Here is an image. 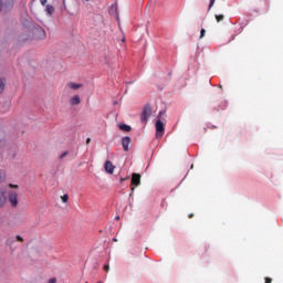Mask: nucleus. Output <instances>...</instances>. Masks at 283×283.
Returning a JSON list of instances; mask_svg holds the SVG:
<instances>
[{"label": "nucleus", "instance_id": "1", "mask_svg": "<svg viewBox=\"0 0 283 283\" xmlns=\"http://www.w3.org/2000/svg\"><path fill=\"white\" fill-rule=\"evenodd\" d=\"M149 118H151V105L147 104L143 108L140 122L143 125H147V120H149Z\"/></svg>", "mask_w": 283, "mask_h": 283}, {"label": "nucleus", "instance_id": "2", "mask_svg": "<svg viewBox=\"0 0 283 283\" xmlns=\"http://www.w3.org/2000/svg\"><path fill=\"white\" fill-rule=\"evenodd\" d=\"M156 127V138H160L161 136H165V124L163 120L158 119L155 124Z\"/></svg>", "mask_w": 283, "mask_h": 283}, {"label": "nucleus", "instance_id": "3", "mask_svg": "<svg viewBox=\"0 0 283 283\" xmlns=\"http://www.w3.org/2000/svg\"><path fill=\"white\" fill-rule=\"evenodd\" d=\"M9 202L11 207L17 208L19 206V193H17V191L9 192Z\"/></svg>", "mask_w": 283, "mask_h": 283}, {"label": "nucleus", "instance_id": "4", "mask_svg": "<svg viewBox=\"0 0 283 283\" xmlns=\"http://www.w3.org/2000/svg\"><path fill=\"white\" fill-rule=\"evenodd\" d=\"M140 178H142V176H140V174H136V172H134L133 175H132V191L134 192V190L136 189V187H139V185H140Z\"/></svg>", "mask_w": 283, "mask_h": 283}, {"label": "nucleus", "instance_id": "5", "mask_svg": "<svg viewBox=\"0 0 283 283\" xmlns=\"http://www.w3.org/2000/svg\"><path fill=\"white\" fill-rule=\"evenodd\" d=\"M132 144V138L130 137H123L122 138V147L124 151H129V145Z\"/></svg>", "mask_w": 283, "mask_h": 283}, {"label": "nucleus", "instance_id": "6", "mask_svg": "<svg viewBox=\"0 0 283 283\" xmlns=\"http://www.w3.org/2000/svg\"><path fill=\"white\" fill-rule=\"evenodd\" d=\"M105 171H107V174H114V169H116V166H114V164H112V161L107 160L105 163Z\"/></svg>", "mask_w": 283, "mask_h": 283}, {"label": "nucleus", "instance_id": "7", "mask_svg": "<svg viewBox=\"0 0 283 283\" xmlns=\"http://www.w3.org/2000/svg\"><path fill=\"white\" fill-rule=\"evenodd\" d=\"M7 198H6V189L1 188L0 189V207H3L7 202Z\"/></svg>", "mask_w": 283, "mask_h": 283}, {"label": "nucleus", "instance_id": "8", "mask_svg": "<svg viewBox=\"0 0 283 283\" xmlns=\"http://www.w3.org/2000/svg\"><path fill=\"white\" fill-rule=\"evenodd\" d=\"M70 104L71 105H81V97L78 95H75L73 96L71 99H70Z\"/></svg>", "mask_w": 283, "mask_h": 283}, {"label": "nucleus", "instance_id": "9", "mask_svg": "<svg viewBox=\"0 0 283 283\" xmlns=\"http://www.w3.org/2000/svg\"><path fill=\"white\" fill-rule=\"evenodd\" d=\"M67 86L70 87V90H81V87H83V84H76L74 82H70Z\"/></svg>", "mask_w": 283, "mask_h": 283}, {"label": "nucleus", "instance_id": "10", "mask_svg": "<svg viewBox=\"0 0 283 283\" xmlns=\"http://www.w3.org/2000/svg\"><path fill=\"white\" fill-rule=\"evenodd\" d=\"M118 127L122 129V132H132V126L127 124H119Z\"/></svg>", "mask_w": 283, "mask_h": 283}, {"label": "nucleus", "instance_id": "11", "mask_svg": "<svg viewBox=\"0 0 283 283\" xmlns=\"http://www.w3.org/2000/svg\"><path fill=\"white\" fill-rule=\"evenodd\" d=\"M45 12L49 13L50 17L54 14V8L51 4H46Z\"/></svg>", "mask_w": 283, "mask_h": 283}, {"label": "nucleus", "instance_id": "12", "mask_svg": "<svg viewBox=\"0 0 283 283\" xmlns=\"http://www.w3.org/2000/svg\"><path fill=\"white\" fill-rule=\"evenodd\" d=\"M3 90H6V80H0V94H3Z\"/></svg>", "mask_w": 283, "mask_h": 283}, {"label": "nucleus", "instance_id": "13", "mask_svg": "<svg viewBox=\"0 0 283 283\" xmlns=\"http://www.w3.org/2000/svg\"><path fill=\"white\" fill-rule=\"evenodd\" d=\"M6 182V172L3 170H0V184Z\"/></svg>", "mask_w": 283, "mask_h": 283}, {"label": "nucleus", "instance_id": "14", "mask_svg": "<svg viewBox=\"0 0 283 283\" xmlns=\"http://www.w3.org/2000/svg\"><path fill=\"white\" fill-rule=\"evenodd\" d=\"M216 20H217V23H220V21H224V15H222V14H217V15H216Z\"/></svg>", "mask_w": 283, "mask_h": 283}, {"label": "nucleus", "instance_id": "15", "mask_svg": "<svg viewBox=\"0 0 283 283\" xmlns=\"http://www.w3.org/2000/svg\"><path fill=\"white\" fill-rule=\"evenodd\" d=\"M61 198H62V202H64V203H66L70 200V196L69 195H64Z\"/></svg>", "mask_w": 283, "mask_h": 283}, {"label": "nucleus", "instance_id": "16", "mask_svg": "<svg viewBox=\"0 0 283 283\" xmlns=\"http://www.w3.org/2000/svg\"><path fill=\"white\" fill-rule=\"evenodd\" d=\"M205 34H207V31L201 29L199 39H205Z\"/></svg>", "mask_w": 283, "mask_h": 283}, {"label": "nucleus", "instance_id": "17", "mask_svg": "<svg viewBox=\"0 0 283 283\" xmlns=\"http://www.w3.org/2000/svg\"><path fill=\"white\" fill-rule=\"evenodd\" d=\"M41 34V39H45V31L43 29L38 30Z\"/></svg>", "mask_w": 283, "mask_h": 283}, {"label": "nucleus", "instance_id": "18", "mask_svg": "<svg viewBox=\"0 0 283 283\" xmlns=\"http://www.w3.org/2000/svg\"><path fill=\"white\" fill-rule=\"evenodd\" d=\"M10 189H19V185L9 184Z\"/></svg>", "mask_w": 283, "mask_h": 283}, {"label": "nucleus", "instance_id": "19", "mask_svg": "<svg viewBox=\"0 0 283 283\" xmlns=\"http://www.w3.org/2000/svg\"><path fill=\"white\" fill-rule=\"evenodd\" d=\"M213 3H216V0H210L208 10H211V8H213Z\"/></svg>", "mask_w": 283, "mask_h": 283}, {"label": "nucleus", "instance_id": "20", "mask_svg": "<svg viewBox=\"0 0 283 283\" xmlns=\"http://www.w3.org/2000/svg\"><path fill=\"white\" fill-rule=\"evenodd\" d=\"M65 156H67V151H64V153L60 156V159L63 160V158H65Z\"/></svg>", "mask_w": 283, "mask_h": 283}, {"label": "nucleus", "instance_id": "21", "mask_svg": "<svg viewBox=\"0 0 283 283\" xmlns=\"http://www.w3.org/2000/svg\"><path fill=\"white\" fill-rule=\"evenodd\" d=\"M48 283H56V277H52L48 281Z\"/></svg>", "mask_w": 283, "mask_h": 283}, {"label": "nucleus", "instance_id": "22", "mask_svg": "<svg viewBox=\"0 0 283 283\" xmlns=\"http://www.w3.org/2000/svg\"><path fill=\"white\" fill-rule=\"evenodd\" d=\"M15 238H17V241H18V242H23V239H22L21 235H17Z\"/></svg>", "mask_w": 283, "mask_h": 283}, {"label": "nucleus", "instance_id": "23", "mask_svg": "<svg viewBox=\"0 0 283 283\" xmlns=\"http://www.w3.org/2000/svg\"><path fill=\"white\" fill-rule=\"evenodd\" d=\"M273 282V279L271 277H265V283H272Z\"/></svg>", "mask_w": 283, "mask_h": 283}, {"label": "nucleus", "instance_id": "24", "mask_svg": "<svg viewBox=\"0 0 283 283\" xmlns=\"http://www.w3.org/2000/svg\"><path fill=\"white\" fill-rule=\"evenodd\" d=\"M41 6H45L48 3V0H40Z\"/></svg>", "mask_w": 283, "mask_h": 283}, {"label": "nucleus", "instance_id": "25", "mask_svg": "<svg viewBox=\"0 0 283 283\" xmlns=\"http://www.w3.org/2000/svg\"><path fill=\"white\" fill-rule=\"evenodd\" d=\"M104 271L107 273L109 271V265H104Z\"/></svg>", "mask_w": 283, "mask_h": 283}, {"label": "nucleus", "instance_id": "26", "mask_svg": "<svg viewBox=\"0 0 283 283\" xmlns=\"http://www.w3.org/2000/svg\"><path fill=\"white\" fill-rule=\"evenodd\" d=\"M92 143V139L91 138H87L86 139V145H90Z\"/></svg>", "mask_w": 283, "mask_h": 283}, {"label": "nucleus", "instance_id": "27", "mask_svg": "<svg viewBox=\"0 0 283 283\" xmlns=\"http://www.w3.org/2000/svg\"><path fill=\"white\" fill-rule=\"evenodd\" d=\"M2 8H3V3H2V1L0 0V11H1Z\"/></svg>", "mask_w": 283, "mask_h": 283}, {"label": "nucleus", "instance_id": "28", "mask_svg": "<svg viewBox=\"0 0 283 283\" xmlns=\"http://www.w3.org/2000/svg\"><path fill=\"white\" fill-rule=\"evenodd\" d=\"M7 242H8V244H12V241H11L10 239H8V241H7Z\"/></svg>", "mask_w": 283, "mask_h": 283}, {"label": "nucleus", "instance_id": "29", "mask_svg": "<svg viewBox=\"0 0 283 283\" xmlns=\"http://www.w3.org/2000/svg\"><path fill=\"white\" fill-rule=\"evenodd\" d=\"M112 8H113V10H114V9H115V10H117V6H116V4H115V6H113Z\"/></svg>", "mask_w": 283, "mask_h": 283}, {"label": "nucleus", "instance_id": "30", "mask_svg": "<svg viewBox=\"0 0 283 283\" xmlns=\"http://www.w3.org/2000/svg\"><path fill=\"white\" fill-rule=\"evenodd\" d=\"M193 217V213H190L189 216H188V218H192Z\"/></svg>", "mask_w": 283, "mask_h": 283}, {"label": "nucleus", "instance_id": "31", "mask_svg": "<svg viewBox=\"0 0 283 283\" xmlns=\"http://www.w3.org/2000/svg\"><path fill=\"white\" fill-rule=\"evenodd\" d=\"M116 220H120V217H116Z\"/></svg>", "mask_w": 283, "mask_h": 283}, {"label": "nucleus", "instance_id": "32", "mask_svg": "<svg viewBox=\"0 0 283 283\" xmlns=\"http://www.w3.org/2000/svg\"><path fill=\"white\" fill-rule=\"evenodd\" d=\"M159 116H163V112L159 113Z\"/></svg>", "mask_w": 283, "mask_h": 283}, {"label": "nucleus", "instance_id": "33", "mask_svg": "<svg viewBox=\"0 0 283 283\" xmlns=\"http://www.w3.org/2000/svg\"><path fill=\"white\" fill-rule=\"evenodd\" d=\"M97 283H103V282L98 281Z\"/></svg>", "mask_w": 283, "mask_h": 283}]
</instances>
